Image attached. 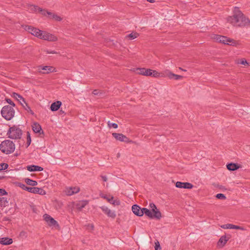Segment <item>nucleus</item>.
Masks as SVG:
<instances>
[{"instance_id": "nucleus-44", "label": "nucleus", "mask_w": 250, "mask_h": 250, "mask_svg": "<svg viewBox=\"0 0 250 250\" xmlns=\"http://www.w3.org/2000/svg\"><path fill=\"white\" fill-rule=\"evenodd\" d=\"M6 102L9 104H10L13 105V106H15V104L14 103H13V102L12 101V100L10 99H6Z\"/></svg>"}, {"instance_id": "nucleus-28", "label": "nucleus", "mask_w": 250, "mask_h": 250, "mask_svg": "<svg viewBox=\"0 0 250 250\" xmlns=\"http://www.w3.org/2000/svg\"><path fill=\"white\" fill-rule=\"evenodd\" d=\"M8 204V201L7 198L5 197H2L0 198V206L6 207Z\"/></svg>"}, {"instance_id": "nucleus-5", "label": "nucleus", "mask_w": 250, "mask_h": 250, "mask_svg": "<svg viewBox=\"0 0 250 250\" xmlns=\"http://www.w3.org/2000/svg\"><path fill=\"white\" fill-rule=\"evenodd\" d=\"M18 186L23 190L28 191L29 192L33 193H37L40 195H45L46 192L44 189L42 188L38 187H28L24 184L19 183Z\"/></svg>"}, {"instance_id": "nucleus-34", "label": "nucleus", "mask_w": 250, "mask_h": 250, "mask_svg": "<svg viewBox=\"0 0 250 250\" xmlns=\"http://www.w3.org/2000/svg\"><path fill=\"white\" fill-rule=\"evenodd\" d=\"M8 167V165L6 163H1L0 164V171L6 169Z\"/></svg>"}, {"instance_id": "nucleus-40", "label": "nucleus", "mask_w": 250, "mask_h": 250, "mask_svg": "<svg viewBox=\"0 0 250 250\" xmlns=\"http://www.w3.org/2000/svg\"><path fill=\"white\" fill-rule=\"evenodd\" d=\"M52 18L57 21H61L62 20V18L56 14L52 15Z\"/></svg>"}, {"instance_id": "nucleus-4", "label": "nucleus", "mask_w": 250, "mask_h": 250, "mask_svg": "<svg viewBox=\"0 0 250 250\" xmlns=\"http://www.w3.org/2000/svg\"><path fill=\"white\" fill-rule=\"evenodd\" d=\"M1 114L6 120H10L14 116L15 110L13 107L10 105H5L2 108Z\"/></svg>"}, {"instance_id": "nucleus-9", "label": "nucleus", "mask_w": 250, "mask_h": 250, "mask_svg": "<svg viewBox=\"0 0 250 250\" xmlns=\"http://www.w3.org/2000/svg\"><path fill=\"white\" fill-rule=\"evenodd\" d=\"M29 9L32 12H41V13L43 15H45L46 14L48 15H52L51 12L43 10L40 7L34 5H30L29 6Z\"/></svg>"}, {"instance_id": "nucleus-43", "label": "nucleus", "mask_w": 250, "mask_h": 250, "mask_svg": "<svg viewBox=\"0 0 250 250\" xmlns=\"http://www.w3.org/2000/svg\"><path fill=\"white\" fill-rule=\"evenodd\" d=\"M7 194V192L4 189L0 188V195H4Z\"/></svg>"}, {"instance_id": "nucleus-48", "label": "nucleus", "mask_w": 250, "mask_h": 250, "mask_svg": "<svg viewBox=\"0 0 250 250\" xmlns=\"http://www.w3.org/2000/svg\"><path fill=\"white\" fill-rule=\"evenodd\" d=\"M93 94L95 95H97L100 93V91L98 90L95 89L93 91Z\"/></svg>"}, {"instance_id": "nucleus-19", "label": "nucleus", "mask_w": 250, "mask_h": 250, "mask_svg": "<svg viewBox=\"0 0 250 250\" xmlns=\"http://www.w3.org/2000/svg\"><path fill=\"white\" fill-rule=\"evenodd\" d=\"M26 167L29 171H41L43 169L42 167L36 165H29L27 166Z\"/></svg>"}, {"instance_id": "nucleus-33", "label": "nucleus", "mask_w": 250, "mask_h": 250, "mask_svg": "<svg viewBox=\"0 0 250 250\" xmlns=\"http://www.w3.org/2000/svg\"><path fill=\"white\" fill-rule=\"evenodd\" d=\"M31 137H30L29 133L28 132L27 135V142H26V148H27L30 146V145L31 144Z\"/></svg>"}, {"instance_id": "nucleus-47", "label": "nucleus", "mask_w": 250, "mask_h": 250, "mask_svg": "<svg viewBox=\"0 0 250 250\" xmlns=\"http://www.w3.org/2000/svg\"><path fill=\"white\" fill-rule=\"evenodd\" d=\"M101 177L104 182H106L107 181V178L106 176L101 175Z\"/></svg>"}, {"instance_id": "nucleus-38", "label": "nucleus", "mask_w": 250, "mask_h": 250, "mask_svg": "<svg viewBox=\"0 0 250 250\" xmlns=\"http://www.w3.org/2000/svg\"><path fill=\"white\" fill-rule=\"evenodd\" d=\"M216 198L221 200H224L226 198L225 195L222 193H218L216 195Z\"/></svg>"}, {"instance_id": "nucleus-24", "label": "nucleus", "mask_w": 250, "mask_h": 250, "mask_svg": "<svg viewBox=\"0 0 250 250\" xmlns=\"http://www.w3.org/2000/svg\"><path fill=\"white\" fill-rule=\"evenodd\" d=\"M227 168L230 171H234L239 168V167L237 164L230 163L227 165Z\"/></svg>"}, {"instance_id": "nucleus-20", "label": "nucleus", "mask_w": 250, "mask_h": 250, "mask_svg": "<svg viewBox=\"0 0 250 250\" xmlns=\"http://www.w3.org/2000/svg\"><path fill=\"white\" fill-rule=\"evenodd\" d=\"M42 69L43 70L46 71V72H43L42 73L43 74H48L51 72H54L55 69L53 68L52 66H45L42 67V66H39L38 70H40V69Z\"/></svg>"}, {"instance_id": "nucleus-45", "label": "nucleus", "mask_w": 250, "mask_h": 250, "mask_svg": "<svg viewBox=\"0 0 250 250\" xmlns=\"http://www.w3.org/2000/svg\"><path fill=\"white\" fill-rule=\"evenodd\" d=\"M87 229H91V230H93L94 229V226L93 225V224H88L87 226Z\"/></svg>"}, {"instance_id": "nucleus-41", "label": "nucleus", "mask_w": 250, "mask_h": 250, "mask_svg": "<svg viewBox=\"0 0 250 250\" xmlns=\"http://www.w3.org/2000/svg\"><path fill=\"white\" fill-rule=\"evenodd\" d=\"M158 249H161L160 243L158 241L155 243V250H158Z\"/></svg>"}, {"instance_id": "nucleus-13", "label": "nucleus", "mask_w": 250, "mask_h": 250, "mask_svg": "<svg viewBox=\"0 0 250 250\" xmlns=\"http://www.w3.org/2000/svg\"><path fill=\"white\" fill-rule=\"evenodd\" d=\"M112 136L117 140L120 141L121 142H124L126 143H128L129 142V139L122 133H113Z\"/></svg>"}, {"instance_id": "nucleus-30", "label": "nucleus", "mask_w": 250, "mask_h": 250, "mask_svg": "<svg viewBox=\"0 0 250 250\" xmlns=\"http://www.w3.org/2000/svg\"><path fill=\"white\" fill-rule=\"evenodd\" d=\"M170 79H174L175 80H179L183 78V76L181 75H178L176 74H174L172 73H170L168 75Z\"/></svg>"}, {"instance_id": "nucleus-26", "label": "nucleus", "mask_w": 250, "mask_h": 250, "mask_svg": "<svg viewBox=\"0 0 250 250\" xmlns=\"http://www.w3.org/2000/svg\"><path fill=\"white\" fill-rule=\"evenodd\" d=\"M221 228L224 229H236L237 228V226L234 225L230 224H225L221 226Z\"/></svg>"}, {"instance_id": "nucleus-49", "label": "nucleus", "mask_w": 250, "mask_h": 250, "mask_svg": "<svg viewBox=\"0 0 250 250\" xmlns=\"http://www.w3.org/2000/svg\"><path fill=\"white\" fill-rule=\"evenodd\" d=\"M237 228H237L236 229H240V230H245V228H244L243 227L239 226H237Z\"/></svg>"}, {"instance_id": "nucleus-35", "label": "nucleus", "mask_w": 250, "mask_h": 250, "mask_svg": "<svg viewBox=\"0 0 250 250\" xmlns=\"http://www.w3.org/2000/svg\"><path fill=\"white\" fill-rule=\"evenodd\" d=\"M138 36V34L136 33H131L127 35V37L130 40H133L136 38Z\"/></svg>"}, {"instance_id": "nucleus-32", "label": "nucleus", "mask_w": 250, "mask_h": 250, "mask_svg": "<svg viewBox=\"0 0 250 250\" xmlns=\"http://www.w3.org/2000/svg\"><path fill=\"white\" fill-rule=\"evenodd\" d=\"M87 201H83L79 203L78 205V208L80 209H82L83 208L85 207V206L87 205Z\"/></svg>"}, {"instance_id": "nucleus-51", "label": "nucleus", "mask_w": 250, "mask_h": 250, "mask_svg": "<svg viewBox=\"0 0 250 250\" xmlns=\"http://www.w3.org/2000/svg\"><path fill=\"white\" fill-rule=\"evenodd\" d=\"M147 1H149L151 3H152L153 2H154V0H147Z\"/></svg>"}, {"instance_id": "nucleus-11", "label": "nucleus", "mask_w": 250, "mask_h": 250, "mask_svg": "<svg viewBox=\"0 0 250 250\" xmlns=\"http://www.w3.org/2000/svg\"><path fill=\"white\" fill-rule=\"evenodd\" d=\"M102 211L106 214L108 217L114 219L116 214L115 211L111 210L108 208L107 207L103 206L100 207Z\"/></svg>"}, {"instance_id": "nucleus-50", "label": "nucleus", "mask_w": 250, "mask_h": 250, "mask_svg": "<svg viewBox=\"0 0 250 250\" xmlns=\"http://www.w3.org/2000/svg\"><path fill=\"white\" fill-rule=\"evenodd\" d=\"M46 52L48 54H56V53H57V52L54 51H50L47 50L46 51Z\"/></svg>"}, {"instance_id": "nucleus-37", "label": "nucleus", "mask_w": 250, "mask_h": 250, "mask_svg": "<svg viewBox=\"0 0 250 250\" xmlns=\"http://www.w3.org/2000/svg\"><path fill=\"white\" fill-rule=\"evenodd\" d=\"M14 96L15 98H16L18 100H22V102L25 101L24 99L23 98V97L19 94L14 93Z\"/></svg>"}, {"instance_id": "nucleus-2", "label": "nucleus", "mask_w": 250, "mask_h": 250, "mask_svg": "<svg viewBox=\"0 0 250 250\" xmlns=\"http://www.w3.org/2000/svg\"><path fill=\"white\" fill-rule=\"evenodd\" d=\"M15 149V145L14 143L9 140L3 141L0 145V150L6 154L12 153Z\"/></svg>"}, {"instance_id": "nucleus-23", "label": "nucleus", "mask_w": 250, "mask_h": 250, "mask_svg": "<svg viewBox=\"0 0 250 250\" xmlns=\"http://www.w3.org/2000/svg\"><path fill=\"white\" fill-rule=\"evenodd\" d=\"M32 127L33 131L35 133H40L42 130L41 126L36 122L33 123Z\"/></svg>"}, {"instance_id": "nucleus-14", "label": "nucleus", "mask_w": 250, "mask_h": 250, "mask_svg": "<svg viewBox=\"0 0 250 250\" xmlns=\"http://www.w3.org/2000/svg\"><path fill=\"white\" fill-rule=\"evenodd\" d=\"M26 29L29 33L39 38H40V35L42 33V30H40L39 29L34 28L31 26H28L27 28Z\"/></svg>"}, {"instance_id": "nucleus-36", "label": "nucleus", "mask_w": 250, "mask_h": 250, "mask_svg": "<svg viewBox=\"0 0 250 250\" xmlns=\"http://www.w3.org/2000/svg\"><path fill=\"white\" fill-rule=\"evenodd\" d=\"M107 125L109 128L113 127L114 128H117L118 127V125L117 124L110 123V121L107 122Z\"/></svg>"}, {"instance_id": "nucleus-29", "label": "nucleus", "mask_w": 250, "mask_h": 250, "mask_svg": "<svg viewBox=\"0 0 250 250\" xmlns=\"http://www.w3.org/2000/svg\"><path fill=\"white\" fill-rule=\"evenodd\" d=\"M136 72L137 74L145 76L146 72V68H138L136 69Z\"/></svg>"}, {"instance_id": "nucleus-15", "label": "nucleus", "mask_w": 250, "mask_h": 250, "mask_svg": "<svg viewBox=\"0 0 250 250\" xmlns=\"http://www.w3.org/2000/svg\"><path fill=\"white\" fill-rule=\"evenodd\" d=\"M175 186L178 188H184L187 189H191L193 186L190 183L177 182Z\"/></svg>"}, {"instance_id": "nucleus-25", "label": "nucleus", "mask_w": 250, "mask_h": 250, "mask_svg": "<svg viewBox=\"0 0 250 250\" xmlns=\"http://www.w3.org/2000/svg\"><path fill=\"white\" fill-rule=\"evenodd\" d=\"M23 103H21V104L22 106V107L24 108V109L26 110L27 112H29L31 114L34 115V113L33 111L31 109V108L29 107L28 104L26 103L25 101L23 102Z\"/></svg>"}, {"instance_id": "nucleus-16", "label": "nucleus", "mask_w": 250, "mask_h": 250, "mask_svg": "<svg viewBox=\"0 0 250 250\" xmlns=\"http://www.w3.org/2000/svg\"><path fill=\"white\" fill-rule=\"evenodd\" d=\"M132 210L133 212L138 216H142L143 215V212H142V208L137 205H134L132 207Z\"/></svg>"}, {"instance_id": "nucleus-12", "label": "nucleus", "mask_w": 250, "mask_h": 250, "mask_svg": "<svg viewBox=\"0 0 250 250\" xmlns=\"http://www.w3.org/2000/svg\"><path fill=\"white\" fill-rule=\"evenodd\" d=\"M80 191V188L78 187H71L66 188L65 193L67 195L71 196L74 194L78 193Z\"/></svg>"}, {"instance_id": "nucleus-1", "label": "nucleus", "mask_w": 250, "mask_h": 250, "mask_svg": "<svg viewBox=\"0 0 250 250\" xmlns=\"http://www.w3.org/2000/svg\"><path fill=\"white\" fill-rule=\"evenodd\" d=\"M227 21L234 26H245L250 25V20L247 18L238 7H234L232 16L227 19Z\"/></svg>"}, {"instance_id": "nucleus-27", "label": "nucleus", "mask_w": 250, "mask_h": 250, "mask_svg": "<svg viewBox=\"0 0 250 250\" xmlns=\"http://www.w3.org/2000/svg\"><path fill=\"white\" fill-rule=\"evenodd\" d=\"M25 182L27 185L32 186H35L38 185V183L37 181L30 179L29 178H25Z\"/></svg>"}, {"instance_id": "nucleus-7", "label": "nucleus", "mask_w": 250, "mask_h": 250, "mask_svg": "<svg viewBox=\"0 0 250 250\" xmlns=\"http://www.w3.org/2000/svg\"><path fill=\"white\" fill-rule=\"evenodd\" d=\"M142 212H143V214H145L152 219H156L159 220L162 217L161 213L160 211L156 210L155 213H153L150 210L146 208H142Z\"/></svg>"}, {"instance_id": "nucleus-10", "label": "nucleus", "mask_w": 250, "mask_h": 250, "mask_svg": "<svg viewBox=\"0 0 250 250\" xmlns=\"http://www.w3.org/2000/svg\"><path fill=\"white\" fill-rule=\"evenodd\" d=\"M44 219L49 226L54 227H59L57 222L51 216L46 214L44 215Z\"/></svg>"}, {"instance_id": "nucleus-21", "label": "nucleus", "mask_w": 250, "mask_h": 250, "mask_svg": "<svg viewBox=\"0 0 250 250\" xmlns=\"http://www.w3.org/2000/svg\"><path fill=\"white\" fill-rule=\"evenodd\" d=\"M62 105V102L60 101H57L53 103L50 106V109L52 111L58 110Z\"/></svg>"}, {"instance_id": "nucleus-39", "label": "nucleus", "mask_w": 250, "mask_h": 250, "mask_svg": "<svg viewBox=\"0 0 250 250\" xmlns=\"http://www.w3.org/2000/svg\"><path fill=\"white\" fill-rule=\"evenodd\" d=\"M101 197L104 199H106L108 201V202H109L110 203H111V201L113 199V197L109 198V197H107L106 195H102Z\"/></svg>"}, {"instance_id": "nucleus-42", "label": "nucleus", "mask_w": 250, "mask_h": 250, "mask_svg": "<svg viewBox=\"0 0 250 250\" xmlns=\"http://www.w3.org/2000/svg\"><path fill=\"white\" fill-rule=\"evenodd\" d=\"M111 204L114 205H119L120 204V202L119 200H112Z\"/></svg>"}, {"instance_id": "nucleus-31", "label": "nucleus", "mask_w": 250, "mask_h": 250, "mask_svg": "<svg viewBox=\"0 0 250 250\" xmlns=\"http://www.w3.org/2000/svg\"><path fill=\"white\" fill-rule=\"evenodd\" d=\"M149 208H151V211L152 213H155V211H159L158 209L157 208L155 205L153 203H150L149 206Z\"/></svg>"}, {"instance_id": "nucleus-22", "label": "nucleus", "mask_w": 250, "mask_h": 250, "mask_svg": "<svg viewBox=\"0 0 250 250\" xmlns=\"http://www.w3.org/2000/svg\"><path fill=\"white\" fill-rule=\"evenodd\" d=\"M13 240L8 237H2L0 238V243L4 245H8L12 244Z\"/></svg>"}, {"instance_id": "nucleus-17", "label": "nucleus", "mask_w": 250, "mask_h": 250, "mask_svg": "<svg viewBox=\"0 0 250 250\" xmlns=\"http://www.w3.org/2000/svg\"><path fill=\"white\" fill-rule=\"evenodd\" d=\"M160 75V73L157 71L150 69L146 68V72L145 74V76H153L155 78H157L159 77Z\"/></svg>"}, {"instance_id": "nucleus-6", "label": "nucleus", "mask_w": 250, "mask_h": 250, "mask_svg": "<svg viewBox=\"0 0 250 250\" xmlns=\"http://www.w3.org/2000/svg\"><path fill=\"white\" fill-rule=\"evenodd\" d=\"M214 40L219 42H221L225 44H228L235 46L237 44V42L235 40L228 38L227 37L219 35H215L214 37Z\"/></svg>"}, {"instance_id": "nucleus-46", "label": "nucleus", "mask_w": 250, "mask_h": 250, "mask_svg": "<svg viewBox=\"0 0 250 250\" xmlns=\"http://www.w3.org/2000/svg\"><path fill=\"white\" fill-rule=\"evenodd\" d=\"M240 63L241 64L245 65L246 64H248V62L245 59H243L240 62Z\"/></svg>"}, {"instance_id": "nucleus-3", "label": "nucleus", "mask_w": 250, "mask_h": 250, "mask_svg": "<svg viewBox=\"0 0 250 250\" xmlns=\"http://www.w3.org/2000/svg\"><path fill=\"white\" fill-rule=\"evenodd\" d=\"M7 134L10 139H19L22 136V131L19 126L13 125L9 127Z\"/></svg>"}, {"instance_id": "nucleus-8", "label": "nucleus", "mask_w": 250, "mask_h": 250, "mask_svg": "<svg viewBox=\"0 0 250 250\" xmlns=\"http://www.w3.org/2000/svg\"><path fill=\"white\" fill-rule=\"evenodd\" d=\"M39 38L50 42H54L57 40V38L54 35L43 31H42V33Z\"/></svg>"}, {"instance_id": "nucleus-18", "label": "nucleus", "mask_w": 250, "mask_h": 250, "mask_svg": "<svg viewBox=\"0 0 250 250\" xmlns=\"http://www.w3.org/2000/svg\"><path fill=\"white\" fill-rule=\"evenodd\" d=\"M229 238V236H227L225 235L221 236L218 242L217 245L219 247L224 246Z\"/></svg>"}]
</instances>
